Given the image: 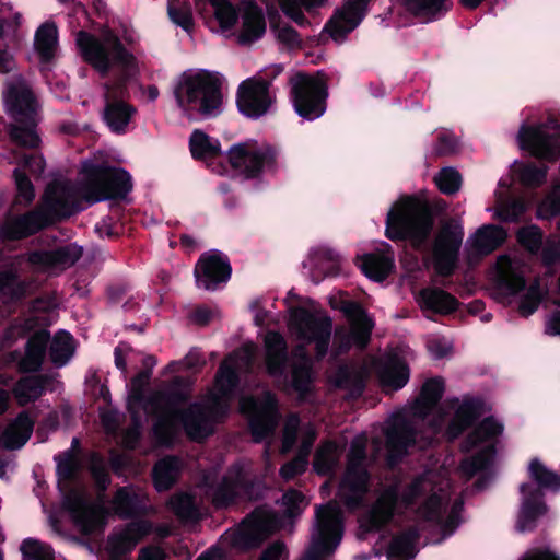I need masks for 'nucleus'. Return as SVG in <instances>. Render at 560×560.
<instances>
[{
    "instance_id": "nucleus-1",
    "label": "nucleus",
    "mask_w": 560,
    "mask_h": 560,
    "mask_svg": "<svg viewBox=\"0 0 560 560\" xmlns=\"http://www.w3.org/2000/svg\"><path fill=\"white\" fill-rule=\"evenodd\" d=\"M254 343H245L242 348L229 355L220 365L214 385L202 404H195L179 416V411L186 399L184 395L156 394L150 400L143 401L139 387L147 384L150 378L149 372H141L132 381V393L128 398V409L132 415L136 428L125 434L124 443L127 447H133L139 439L141 424L140 411L153 413L156 421L153 425V433L156 442L161 445H168L173 442L177 423L180 420L187 435L195 441H200L213 431V425L230 410L233 400L234 389L238 382V373L246 369L255 354Z\"/></svg>"
},
{
    "instance_id": "nucleus-2",
    "label": "nucleus",
    "mask_w": 560,
    "mask_h": 560,
    "mask_svg": "<svg viewBox=\"0 0 560 560\" xmlns=\"http://www.w3.org/2000/svg\"><path fill=\"white\" fill-rule=\"evenodd\" d=\"M82 183L74 187L66 182L48 185L40 207L19 218H12L0 228V235L18 240L36 233L56 218L68 217L83 209L81 201L93 205L102 200L126 196L132 188L130 175L121 168H112L92 161L82 163Z\"/></svg>"
},
{
    "instance_id": "nucleus-3",
    "label": "nucleus",
    "mask_w": 560,
    "mask_h": 560,
    "mask_svg": "<svg viewBox=\"0 0 560 560\" xmlns=\"http://www.w3.org/2000/svg\"><path fill=\"white\" fill-rule=\"evenodd\" d=\"M417 506V516L423 528H436L442 539L452 535L460 522L463 501L451 499V485L440 470H427L402 487L395 482L378 495L372 509L360 520V526L371 530L387 523L404 509Z\"/></svg>"
},
{
    "instance_id": "nucleus-4",
    "label": "nucleus",
    "mask_w": 560,
    "mask_h": 560,
    "mask_svg": "<svg viewBox=\"0 0 560 560\" xmlns=\"http://www.w3.org/2000/svg\"><path fill=\"white\" fill-rule=\"evenodd\" d=\"M189 148L194 159L205 162L221 175L229 173V167L223 165L225 161L233 171L247 178L273 174L280 166L276 149L264 141L246 140L232 145L224 154L218 139L195 130L189 139Z\"/></svg>"
},
{
    "instance_id": "nucleus-5",
    "label": "nucleus",
    "mask_w": 560,
    "mask_h": 560,
    "mask_svg": "<svg viewBox=\"0 0 560 560\" xmlns=\"http://www.w3.org/2000/svg\"><path fill=\"white\" fill-rule=\"evenodd\" d=\"M444 383L441 378L428 380L419 397L404 415L389 419L386 427V450L389 465H394L408 448L416 443L412 423L427 421L431 433H436L446 422L447 413L438 402L443 394Z\"/></svg>"
},
{
    "instance_id": "nucleus-6",
    "label": "nucleus",
    "mask_w": 560,
    "mask_h": 560,
    "mask_svg": "<svg viewBox=\"0 0 560 560\" xmlns=\"http://www.w3.org/2000/svg\"><path fill=\"white\" fill-rule=\"evenodd\" d=\"M221 77L206 69H189L180 74L174 95L178 107L191 118L214 117L222 112Z\"/></svg>"
},
{
    "instance_id": "nucleus-7",
    "label": "nucleus",
    "mask_w": 560,
    "mask_h": 560,
    "mask_svg": "<svg viewBox=\"0 0 560 560\" xmlns=\"http://www.w3.org/2000/svg\"><path fill=\"white\" fill-rule=\"evenodd\" d=\"M213 10L219 32L247 46L261 39L267 31L264 10L253 0L234 4L230 0H207Z\"/></svg>"
},
{
    "instance_id": "nucleus-8",
    "label": "nucleus",
    "mask_w": 560,
    "mask_h": 560,
    "mask_svg": "<svg viewBox=\"0 0 560 560\" xmlns=\"http://www.w3.org/2000/svg\"><path fill=\"white\" fill-rule=\"evenodd\" d=\"M7 112L14 119L10 135L12 139L23 147L35 148L39 144V137L35 130L37 103L25 81L13 78L3 95Z\"/></svg>"
},
{
    "instance_id": "nucleus-9",
    "label": "nucleus",
    "mask_w": 560,
    "mask_h": 560,
    "mask_svg": "<svg viewBox=\"0 0 560 560\" xmlns=\"http://www.w3.org/2000/svg\"><path fill=\"white\" fill-rule=\"evenodd\" d=\"M432 224V217L423 202L404 197L387 214L386 235L390 240L408 238L415 246H419L429 236Z\"/></svg>"
},
{
    "instance_id": "nucleus-10",
    "label": "nucleus",
    "mask_w": 560,
    "mask_h": 560,
    "mask_svg": "<svg viewBox=\"0 0 560 560\" xmlns=\"http://www.w3.org/2000/svg\"><path fill=\"white\" fill-rule=\"evenodd\" d=\"M75 43L83 58L100 72H107L115 63L127 71H132L137 66L135 57L124 49L117 36L108 28L102 31L101 38L80 31Z\"/></svg>"
},
{
    "instance_id": "nucleus-11",
    "label": "nucleus",
    "mask_w": 560,
    "mask_h": 560,
    "mask_svg": "<svg viewBox=\"0 0 560 560\" xmlns=\"http://www.w3.org/2000/svg\"><path fill=\"white\" fill-rule=\"evenodd\" d=\"M528 474L539 488L532 483H523L521 486L522 505L517 522V528L521 532L530 529L534 522L547 512L540 488L552 491L560 490V475L550 470L539 459L534 458L530 460Z\"/></svg>"
},
{
    "instance_id": "nucleus-12",
    "label": "nucleus",
    "mask_w": 560,
    "mask_h": 560,
    "mask_svg": "<svg viewBox=\"0 0 560 560\" xmlns=\"http://www.w3.org/2000/svg\"><path fill=\"white\" fill-rule=\"evenodd\" d=\"M288 330L290 336L302 345H315L318 358L327 353L331 338V318L322 310L300 306L289 311Z\"/></svg>"
},
{
    "instance_id": "nucleus-13",
    "label": "nucleus",
    "mask_w": 560,
    "mask_h": 560,
    "mask_svg": "<svg viewBox=\"0 0 560 560\" xmlns=\"http://www.w3.org/2000/svg\"><path fill=\"white\" fill-rule=\"evenodd\" d=\"M503 432V424L494 418H486L467 436L462 445L467 457L462 462L460 472L470 478L487 468L495 455V443Z\"/></svg>"
},
{
    "instance_id": "nucleus-14",
    "label": "nucleus",
    "mask_w": 560,
    "mask_h": 560,
    "mask_svg": "<svg viewBox=\"0 0 560 560\" xmlns=\"http://www.w3.org/2000/svg\"><path fill=\"white\" fill-rule=\"evenodd\" d=\"M342 536V516L337 504L327 503L318 506L310 547L301 560H327L339 546Z\"/></svg>"
},
{
    "instance_id": "nucleus-15",
    "label": "nucleus",
    "mask_w": 560,
    "mask_h": 560,
    "mask_svg": "<svg viewBox=\"0 0 560 560\" xmlns=\"http://www.w3.org/2000/svg\"><path fill=\"white\" fill-rule=\"evenodd\" d=\"M366 436L358 435L351 443L348 465L339 485L337 497L349 509L359 508L369 491V474L365 469Z\"/></svg>"
},
{
    "instance_id": "nucleus-16",
    "label": "nucleus",
    "mask_w": 560,
    "mask_h": 560,
    "mask_svg": "<svg viewBox=\"0 0 560 560\" xmlns=\"http://www.w3.org/2000/svg\"><path fill=\"white\" fill-rule=\"evenodd\" d=\"M292 103L296 114L315 120L326 112L327 88L320 78L298 73L291 79Z\"/></svg>"
},
{
    "instance_id": "nucleus-17",
    "label": "nucleus",
    "mask_w": 560,
    "mask_h": 560,
    "mask_svg": "<svg viewBox=\"0 0 560 560\" xmlns=\"http://www.w3.org/2000/svg\"><path fill=\"white\" fill-rule=\"evenodd\" d=\"M330 305L334 308H339L350 325L349 328H338L335 331V341L338 343L339 351L348 350L351 347H365L374 327V323L366 312L350 300L335 302L334 299H330Z\"/></svg>"
},
{
    "instance_id": "nucleus-18",
    "label": "nucleus",
    "mask_w": 560,
    "mask_h": 560,
    "mask_svg": "<svg viewBox=\"0 0 560 560\" xmlns=\"http://www.w3.org/2000/svg\"><path fill=\"white\" fill-rule=\"evenodd\" d=\"M517 143L521 150L538 159L553 161L560 155V125L548 121L520 128Z\"/></svg>"
},
{
    "instance_id": "nucleus-19",
    "label": "nucleus",
    "mask_w": 560,
    "mask_h": 560,
    "mask_svg": "<svg viewBox=\"0 0 560 560\" xmlns=\"http://www.w3.org/2000/svg\"><path fill=\"white\" fill-rule=\"evenodd\" d=\"M299 418L292 415L287 419L284 425L282 453H287L292 448L298 435L301 439L299 455L280 468V476L284 480H291L305 471L308 465L307 456L316 438V431L312 424L304 425L302 429H299Z\"/></svg>"
},
{
    "instance_id": "nucleus-20",
    "label": "nucleus",
    "mask_w": 560,
    "mask_h": 560,
    "mask_svg": "<svg viewBox=\"0 0 560 560\" xmlns=\"http://www.w3.org/2000/svg\"><path fill=\"white\" fill-rule=\"evenodd\" d=\"M241 412L246 415L249 428L256 442L272 435L279 420L275 397L264 390L260 399L242 396L240 400Z\"/></svg>"
},
{
    "instance_id": "nucleus-21",
    "label": "nucleus",
    "mask_w": 560,
    "mask_h": 560,
    "mask_svg": "<svg viewBox=\"0 0 560 560\" xmlns=\"http://www.w3.org/2000/svg\"><path fill=\"white\" fill-rule=\"evenodd\" d=\"M63 509L82 533H92L103 527L105 513L100 504L92 503L85 490L73 489L65 498Z\"/></svg>"
},
{
    "instance_id": "nucleus-22",
    "label": "nucleus",
    "mask_w": 560,
    "mask_h": 560,
    "mask_svg": "<svg viewBox=\"0 0 560 560\" xmlns=\"http://www.w3.org/2000/svg\"><path fill=\"white\" fill-rule=\"evenodd\" d=\"M273 102L275 95L262 78L247 79L238 86L237 106L240 112L247 117H261L268 113Z\"/></svg>"
},
{
    "instance_id": "nucleus-23",
    "label": "nucleus",
    "mask_w": 560,
    "mask_h": 560,
    "mask_svg": "<svg viewBox=\"0 0 560 560\" xmlns=\"http://www.w3.org/2000/svg\"><path fill=\"white\" fill-rule=\"evenodd\" d=\"M463 237L460 223H447L441 229L433 249L434 266L440 275L446 276L454 270Z\"/></svg>"
},
{
    "instance_id": "nucleus-24",
    "label": "nucleus",
    "mask_w": 560,
    "mask_h": 560,
    "mask_svg": "<svg viewBox=\"0 0 560 560\" xmlns=\"http://www.w3.org/2000/svg\"><path fill=\"white\" fill-rule=\"evenodd\" d=\"M231 267L228 258L218 250H209L200 256L195 267L196 283L205 290H217L228 282Z\"/></svg>"
},
{
    "instance_id": "nucleus-25",
    "label": "nucleus",
    "mask_w": 560,
    "mask_h": 560,
    "mask_svg": "<svg viewBox=\"0 0 560 560\" xmlns=\"http://www.w3.org/2000/svg\"><path fill=\"white\" fill-rule=\"evenodd\" d=\"M369 0H349L325 26V31L337 43L345 39L362 22Z\"/></svg>"
},
{
    "instance_id": "nucleus-26",
    "label": "nucleus",
    "mask_w": 560,
    "mask_h": 560,
    "mask_svg": "<svg viewBox=\"0 0 560 560\" xmlns=\"http://www.w3.org/2000/svg\"><path fill=\"white\" fill-rule=\"evenodd\" d=\"M152 530L147 521H137L115 530L108 538L106 550L110 560H120L129 553L136 545Z\"/></svg>"
},
{
    "instance_id": "nucleus-27",
    "label": "nucleus",
    "mask_w": 560,
    "mask_h": 560,
    "mask_svg": "<svg viewBox=\"0 0 560 560\" xmlns=\"http://www.w3.org/2000/svg\"><path fill=\"white\" fill-rule=\"evenodd\" d=\"M278 526V520L273 514L258 510L234 534L233 542L245 547L255 546Z\"/></svg>"
},
{
    "instance_id": "nucleus-28",
    "label": "nucleus",
    "mask_w": 560,
    "mask_h": 560,
    "mask_svg": "<svg viewBox=\"0 0 560 560\" xmlns=\"http://www.w3.org/2000/svg\"><path fill=\"white\" fill-rule=\"evenodd\" d=\"M525 265L517 258L500 256L493 269V279L500 290L506 294H515L525 283Z\"/></svg>"
},
{
    "instance_id": "nucleus-29",
    "label": "nucleus",
    "mask_w": 560,
    "mask_h": 560,
    "mask_svg": "<svg viewBox=\"0 0 560 560\" xmlns=\"http://www.w3.org/2000/svg\"><path fill=\"white\" fill-rule=\"evenodd\" d=\"M125 96L124 89L119 85L117 90H107L105 94L106 107L104 109V120L108 128L116 133H124L129 125L135 108L125 102L117 100Z\"/></svg>"
},
{
    "instance_id": "nucleus-30",
    "label": "nucleus",
    "mask_w": 560,
    "mask_h": 560,
    "mask_svg": "<svg viewBox=\"0 0 560 560\" xmlns=\"http://www.w3.org/2000/svg\"><path fill=\"white\" fill-rule=\"evenodd\" d=\"M358 266L362 272L374 281H383L394 267V255L387 243L377 244L375 252L358 256Z\"/></svg>"
},
{
    "instance_id": "nucleus-31",
    "label": "nucleus",
    "mask_w": 560,
    "mask_h": 560,
    "mask_svg": "<svg viewBox=\"0 0 560 560\" xmlns=\"http://www.w3.org/2000/svg\"><path fill=\"white\" fill-rule=\"evenodd\" d=\"M506 240V231L498 225L480 226L467 241V250L471 255H488Z\"/></svg>"
},
{
    "instance_id": "nucleus-32",
    "label": "nucleus",
    "mask_w": 560,
    "mask_h": 560,
    "mask_svg": "<svg viewBox=\"0 0 560 560\" xmlns=\"http://www.w3.org/2000/svg\"><path fill=\"white\" fill-rule=\"evenodd\" d=\"M81 256V249L75 245L60 246L51 250L35 252L30 255L31 264L39 268L66 267L74 264Z\"/></svg>"
},
{
    "instance_id": "nucleus-33",
    "label": "nucleus",
    "mask_w": 560,
    "mask_h": 560,
    "mask_svg": "<svg viewBox=\"0 0 560 560\" xmlns=\"http://www.w3.org/2000/svg\"><path fill=\"white\" fill-rule=\"evenodd\" d=\"M34 421L26 412H21L0 434V446L5 450H19L31 438Z\"/></svg>"
},
{
    "instance_id": "nucleus-34",
    "label": "nucleus",
    "mask_w": 560,
    "mask_h": 560,
    "mask_svg": "<svg viewBox=\"0 0 560 560\" xmlns=\"http://www.w3.org/2000/svg\"><path fill=\"white\" fill-rule=\"evenodd\" d=\"M287 359V345L284 338L275 331L265 337V362L270 376L281 378Z\"/></svg>"
},
{
    "instance_id": "nucleus-35",
    "label": "nucleus",
    "mask_w": 560,
    "mask_h": 560,
    "mask_svg": "<svg viewBox=\"0 0 560 560\" xmlns=\"http://www.w3.org/2000/svg\"><path fill=\"white\" fill-rule=\"evenodd\" d=\"M452 409L454 415L446 430L450 439H455L482 415V406L478 400H465L462 404L456 401L452 405Z\"/></svg>"
},
{
    "instance_id": "nucleus-36",
    "label": "nucleus",
    "mask_w": 560,
    "mask_h": 560,
    "mask_svg": "<svg viewBox=\"0 0 560 560\" xmlns=\"http://www.w3.org/2000/svg\"><path fill=\"white\" fill-rule=\"evenodd\" d=\"M377 374L384 390L400 389L409 380L407 365L397 358H388L383 361L378 366Z\"/></svg>"
},
{
    "instance_id": "nucleus-37",
    "label": "nucleus",
    "mask_w": 560,
    "mask_h": 560,
    "mask_svg": "<svg viewBox=\"0 0 560 560\" xmlns=\"http://www.w3.org/2000/svg\"><path fill=\"white\" fill-rule=\"evenodd\" d=\"M509 186V180L501 179L499 182V188L495 190L497 206L493 209H488V211H493L495 219L513 222L516 221L521 214L526 211L528 203L522 200H513L508 202L506 192L503 191V188L508 189Z\"/></svg>"
},
{
    "instance_id": "nucleus-38",
    "label": "nucleus",
    "mask_w": 560,
    "mask_h": 560,
    "mask_svg": "<svg viewBox=\"0 0 560 560\" xmlns=\"http://www.w3.org/2000/svg\"><path fill=\"white\" fill-rule=\"evenodd\" d=\"M406 11L423 20L440 18L452 7V0H400Z\"/></svg>"
},
{
    "instance_id": "nucleus-39",
    "label": "nucleus",
    "mask_w": 560,
    "mask_h": 560,
    "mask_svg": "<svg viewBox=\"0 0 560 560\" xmlns=\"http://www.w3.org/2000/svg\"><path fill=\"white\" fill-rule=\"evenodd\" d=\"M418 303L422 308L447 314L456 310L457 300L440 289H424L419 293Z\"/></svg>"
},
{
    "instance_id": "nucleus-40",
    "label": "nucleus",
    "mask_w": 560,
    "mask_h": 560,
    "mask_svg": "<svg viewBox=\"0 0 560 560\" xmlns=\"http://www.w3.org/2000/svg\"><path fill=\"white\" fill-rule=\"evenodd\" d=\"M48 341V332L39 330L27 342L25 355L20 361L23 371H37L43 363L45 348Z\"/></svg>"
},
{
    "instance_id": "nucleus-41",
    "label": "nucleus",
    "mask_w": 560,
    "mask_h": 560,
    "mask_svg": "<svg viewBox=\"0 0 560 560\" xmlns=\"http://www.w3.org/2000/svg\"><path fill=\"white\" fill-rule=\"evenodd\" d=\"M240 476L241 468L234 467L229 472V476L223 479L220 486L207 491V495L211 498L212 502L217 506H225L234 500L241 487Z\"/></svg>"
},
{
    "instance_id": "nucleus-42",
    "label": "nucleus",
    "mask_w": 560,
    "mask_h": 560,
    "mask_svg": "<svg viewBox=\"0 0 560 560\" xmlns=\"http://www.w3.org/2000/svg\"><path fill=\"white\" fill-rule=\"evenodd\" d=\"M342 448L334 442H325L315 452L313 468L318 475H328L337 467Z\"/></svg>"
},
{
    "instance_id": "nucleus-43",
    "label": "nucleus",
    "mask_w": 560,
    "mask_h": 560,
    "mask_svg": "<svg viewBox=\"0 0 560 560\" xmlns=\"http://www.w3.org/2000/svg\"><path fill=\"white\" fill-rule=\"evenodd\" d=\"M58 47V31L54 23L46 22L35 34V48L44 61L50 60Z\"/></svg>"
},
{
    "instance_id": "nucleus-44",
    "label": "nucleus",
    "mask_w": 560,
    "mask_h": 560,
    "mask_svg": "<svg viewBox=\"0 0 560 560\" xmlns=\"http://www.w3.org/2000/svg\"><path fill=\"white\" fill-rule=\"evenodd\" d=\"M418 533L412 530L396 536L387 550L388 560H410L418 552L417 544Z\"/></svg>"
},
{
    "instance_id": "nucleus-45",
    "label": "nucleus",
    "mask_w": 560,
    "mask_h": 560,
    "mask_svg": "<svg viewBox=\"0 0 560 560\" xmlns=\"http://www.w3.org/2000/svg\"><path fill=\"white\" fill-rule=\"evenodd\" d=\"M75 351V343L72 336L65 331H58L51 342L49 348L50 360L56 366L66 365L69 360L72 358Z\"/></svg>"
},
{
    "instance_id": "nucleus-46",
    "label": "nucleus",
    "mask_w": 560,
    "mask_h": 560,
    "mask_svg": "<svg viewBox=\"0 0 560 560\" xmlns=\"http://www.w3.org/2000/svg\"><path fill=\"white\" fill-rule=\"evenodd\" d=\"M179 462L174 457L161 459L153 469V480L159 491L168 489L176 480L179 472Z\"/></svg>"
},
{
    "instance_id": "nucleus-47",
    "label": "nucleus",
    "mask_w": 560,
    "mask_h": 560,
    "mask_svg": "<svg viewBox=\"0 0 560 560\" xmlns=\"http://www.w3.org/2000/svg\"><path fill=\"white\" fill-rule=\"evenodd\" d=\"M294 358L296 362L292 369V387L298 392H305L312 380L311 360L300 347L295 350Z\"/></svg>"
},
{
    "instance_id": "nucleus-48",
    "label": "nucleus",
    "mask_w": 560,
    "mask_h": 560,
    "mask_svg": "<svg viewBox=\"0 0 560 560\" xmlns=\"http://www.w3.org/2000/svg\"><path fill=\"white\" fill-rule=\"evenodd\" d=\"M512 172L516 174L520 182L527 187H538L542 185L547 176L546 166H536L533 163H523L517 161L513 163Z\"/></svg>"
},
{
    "instance_id": "nucleus-49",
    "label": "nucleus",
    "mask_w": 560,
    "mask_h": 560,
    "mask_svg": "<svg viewBox=\"0 0 560 560\" xmlns=\"http://www.w3.org/2000/svg\"><path fill=\"white\" fill-rule=\"evenodd\" d=\"M141 502V495L132 488H121L117 491L113 500V510L119 516H128L136 512Z\"/></svg>"
},
{
    "instance_id": "nucleus-50",
    "label": "nucleus",
    "mask_w": 560,
    "mask_h": 560,
    "mask_svg": "<svg viewBox=\"0 0 560 560\" xmlns=\"http://www.w3.org/2000/svg\"><path fill=\"white\" fill-rule=\"evenodd\" d=\"M167 13L171 21L186 32H191L194 19L191 7L188 1L168 0Z\"/></svg>"
},
{
    "instance_id": "nucleus-51",
    "label": "nucleus",
    "mask_w": 560,
    "mask_h": 560,
    "mask_svg": "<svg viewBox=\"0 0 560 560\" xmlns=\"http://www.w3.org/2000/svg\"><path fill=\"white\" fill-rule=\"evenodd\" d=\"M43 382L39 377L27 376L22 378L14 387V395L20 405L38 398L43 393Z\"/></svg>"
},
{
    "instance_id": "nucleus-52",
    "label": "nucleus",
    "mask_w": 560,
    "mask_h": 560,
    "mask_svg": "<svg viewBox=\"0 0 560 560\" xmlns=\"http://www.w3.org/2000/svg\"><path fill=\"white\" fill-rule=\"evenodd\" d=\"M282 11L294 22L303 25L305 22L302 8L311 10L324 4L325 0H278Z\"/></svg>"
},
{
    "instance_id": "nucleus-53",
    "label": "nucleus",
    "mask_w": 560,
    "mask_h": 560,
    "mask_svg": "<svg viewBox=\"0 0 560 560\" xmlns=\"http://www.w3.org/2000/svg\"><path fill=\"white\" fill-rule=\"evenodd\" d=\"M20 550L22 560H54L51 548L34 538L24 539Z\"/></svg>"
},
{
    "instance_id": "nucleus-54",
    "label": "nucleus",
    "mask_w": 560,
    "mask_h": 560,
    "mask_svg": "<svg viewBox=\"0 0 560 560\" xmlns=\"http://www.w3.org/2000/svg\"><path fill=\"white\" fill-rule=\"evenodd\" d=\"M334 253L325 247H316L310 252L307 260L304 261V267L311 270L315 269L320 275H327L330 270L329 265L334 261Z\"/></svg>"
},
{
    "instance_id": "nucleus-55",
    "label": "nucleus",
    "mask_w": 560,
    "mask_h": 560,
    "mask_svg": "<svg viewBox=\"0 0 560 560\" xmlns=\"http://www.w3.org/2000/svg\"><path fill=\"white\" fill-rule=\"evenodd\" d=\"M434 182L443 194L453 195L462 186V176L455 168L444 167L434 176Z\"/></svg>"
},
{
    "instance_id": "nucleus-56",
    "label": "nucleus",
    "mask_w": 560,
    "mask_h": 560,
    "mask_svg": "<svg viewBox=\"0 0 560 560\" xmlns=\"http://www.w3.org/2000/svg\"><path fill=\"white\" fill-rule=\"evenodd\" d=\"M170 505L173 512L182 520H195L198 516V510L189 494L180 493L174 495L170 501Z\"/></svg>"
},
{
    "instance_id": "nucleus-57",
    "label": "nucleus",
    "mask_w": 560,
    "mask_h": 560,
    "mask_svg": "<svg viewBox=\"0 0 560 560\" xmlns=\"http://www.w3.org/2000/svg\"><path fill=\"white\" fill-rule=\"evenodd\" d=\"M281 504L283 506V513L288 517H294L303 512L308 501L301 492L290 490L283 494Z\"/></svg>"
},
{
    "instance_id": "nucleus-58",
    "label": "nucleus",
    "mask_w": 560,
    "mask_h": 560,
    "mask_svg": "<svg viewBox=\"0 0 560 560\" xmlns=\"http://www.w3.org/2000/svg\"><path fill=\"white\" fill-rule=\"evenodd\" d=\"M560 213V184L556 185L551 192L541 201L537 209V215L541 219H550Z\"/></svg>"
},
{
    "instance_id": "nucleus-59",
    "label": "nucleus",
    "mask_w": 560,
    "mask_h": 560,
    "mask_svg": "<svg viewBox=\"0 0 560 560\" xmlns=\"http://www.w3.org/2000/svg\"><path fill=\"white\" fill-rule=\"evenodd\" d=\"M517 238L530 253H537L541 245L542 234L537 226L530 225L521 229L517 233Z\"/></svg>"
},
{
    "instance_id": "nucleus-60",
    "label": "nucleus",
    "mask_w": 560,
    "mask_h": 560,
    "mask_svg": "<svg viewBox=\"0 0 560 560\" xmlns=\"http://www.w3.org/2000/svg\"><path fill=\"white\" fill-rule=\"evenodd\" d=\"M541 296L542 291L539 284L537 282L532 284L520 303L521 314L524 316L533 314L537 310Z\"/></svg>"
},
{
    "instance_id": "nucleus-61",
    "label": "nucleus",
    "mask_w": 560,
    "mask_h": 560,
    "mask_svg": "<svg viewBox=\"0 0 560 560\" xmlns=\"http://www.w3.org/2000/svg\"><path fill=\"white\" fill-rule=\"evenodd\" d=\"M14 178L18 190V201L24 205L31 203L35 197L31 180L19 168L14 171Z\"/></svg>"
},
{
    "instance_id": "nucleus-62",
    "label": "nucleus",
    "mask_w": 560,
    "mask_h": 560,
    "mask_svg": "<svg viewBox=\"0 0 560 560\" xmlns=\"http://www.w3.org/2000/svg\"><path fill=\"white\" fill-rule=\"evenodd\" d=\"M21 22V13L14 11L9 2L0 0V36L3 34L5 28L18 27Z\"/></svg>"
},
{
    "instance_id": "nucleus-63",
    "label": "nucleus",
    "mask_w": 560,
    "mask_h": 560,
    "mask_svg": "<svg viewBox=\"0 0 560 560\" xmlns=\"http://www.w3.org/2000/svg\"><path fill=\"white\" fill-rule=\"evenodd\" d=\"M427 347L434 359H442L446 357L452 349L451 342L446 338L440 336H430L427 341Z\"/></svg>"
},
{
    "instance_id": "nucleus-64",
    "label": "nucleus",
    "mask_w": 560,
    "mask_h": 560,
    "mask_svg": "<svg viewBox=\"0 0 560 560\" xmlns=\"http://www.w3.org/2000/svg\"><path fill=\"white\" fill-rule=\"evenodd\" d=\"M518 560H560V557L549 546L528 549Z\"/></svg>"
}]
</instances>
